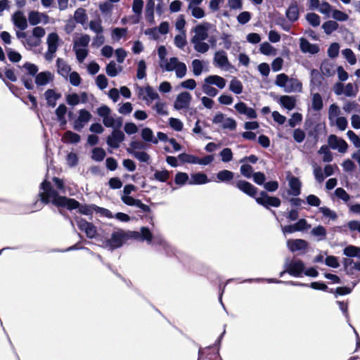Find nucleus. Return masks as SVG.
Returning a JSON list of instances; mask_svg holds the SVG:
<instances>
[{
  "label": "nucleus",
  "instance_id": "1",
  "mask_svg": "<svg viewBox=\"0 0 360 360\" xmlns=\"http://www.w3.org/2000/svg\"><path fill=\"white\" fill-rule=\"evenodd\" d=\"M39 196L42 203L48 204L51 202L56 207H67L70 210L79 208V212L82 214L91 215L96 211V205L79 206V202L75 199L60 195L47 181L41 184Z\"/></svg>",
  "mask_w": 360,
  "mask_h": 360
},
{
  "label": "nucleus",
  "instance_id": "2",
  "mask_svg": "<svg viewBox=\"0 0 360 360\" xmlns=\"http://www.w3.org/2000/svg\"><path fill=\"white\" fill-rule=\"evenodd\" d=\"M275 84L283 88L286 93H300L302 91V84L299 79L293 77L290 78L284 73L276 76Z\"/></svg>",
  "mask_w": 360,
  "mask_h": 360
},
{
  "label": "nucleus",
  "instance_id": "3",
  "mask_svg": "<svg viewBox=\"0 0 360 360\" xmlns=\"http://www.w3.org/2000/svg\"><path fill=\"white\" fill-rule=\"evenodd\" d=\"M163 72H175L176 77L179 79L184 78L187 73L186 65L181 62L176 57L169 58L167 62H164L160 68Z\"/></svg>",
  "mask_w": 360,
  "mask_h": 360
},
{
  "label": "nucleus",
  "instance_id": "4",
  "mask_svg": "<svg viewBox=\"0 0 360 360\" xmlns=\"http://www.w3.org/2000/svg\"><path fill=\"white\" fill-rule=\"evenodd\" d=\"M98 115L103 117V123L106 127H119L122 124L120 118H115L111 115V110L107 105H102L97 109Z\"/></svg>",
  "mask_w": 360,
  "mask_h": 360
},
{
  "label": "nucleus",
  "instance_id": "5",
  "mask_svg": "<svg viewBox=\"0 0 360 360\" xmlns=\"http://www.w3.org/2000/svg\"><path fill=\"white\" fill-rule=\"evenodd\" d=\"M334 93L338 95H344L347 97L354 98L359 92V86L356 84L337 82L333 86Z\"/></svg>",
  "mask_w": 360,
  "mask_h": 360
},
{
  "label": "nucleus",
  "instance_id": "6",
  "mask_svg": "<svg viewBox=\"0 0 360 360\" xmlns=\"http://www.w3.org/2000/svg\"><path fill=\"white\" fill-rule=\"evenodd\" d=\"M285 271L281 273V276L285 272L288 273L294 277H300L304 272L305 266L302 261L300 259H285Z\"/></svg>",
  "mask_w": 360,
  "mask_h": 360
},
{
  "label": "nucleus",
  "instance_id": "7",
  "mask_svg": "<svg viewBox=\"0 0 360 360\" xmlns=\"http://www.w3.org/2000/svg\"><path fill=\"white\" fill-rule=\"evenodd\" d=\"M59 41L60 37L56 32H51L48 34L46 39L48 49L44 55L46 60L50 61L54 58L55 53L59 46Z\"/></svg>",
  "mask_w": 360,
  "mask_h": 360
},
{
  "label": "nucleus",
  "instance_id": "8",
  "mask_svg": "<svg viewBox=\"0 0 360 360\" xmlns=\"http://www.w3.org/2000/svg\"><path fill=\"white\" fill-rule=\"evenodd\" d=\"M126 240L125 231L119 229L114 231L110 238L105 241V247L114 250L120 248Z\"/></svg>",
  "mask_w": 360,
  "mask_h": 360
},
{
  "label": "nucleus",
  "instance_id": "9",
  "mask_svg": "<svg viewBox=\"0 0 360 360\" xmlns=\"http://www.w3.org/2000/svg\"><path fill=\"white\" fill-rule=\"evenodd\" d=\"M126 239L133 238L141 241H146L147 243H152L153 234L148 228L142 226L140 231H125Z\"/></svg>",
  "mask_w": 360,
  "mask_h": 360
},
{
  "label": "nucleus",
  "instance_id": "10",
  "mask_svg": "<svg viewBox=\"0 0 360 360\" xmlns=\"http://www.w3.org/2000/svg\"><path fill=\"white\" fill-rule=\"evenodd\" d=\"M214 25L207 22H203L197 25L193 29L194 35L191 40H206L209 36V31Z\"/></svg>",
  "mask_w": 360,
  "mask_h": 360
},
{
  "label": "nucleus",
  "instance_id": "11",
  "mask_svg": "<svg viewBox=\"0 0 360 360\" xmlns=\"http://www.w3.org/2000/svg\"><path fill=\"white\" fill-rule=\"evenodd\" d=\"M213 63L216 67L224 70H229L233 68L229 60L226 53L223 50L214 53Z\"/></svg>",
  "mask_w": 360,
  "mask_h": 360
},
{
  "label": "nucleus",
  "instance_id": "12",
  "mask_svg": "<svg viewBox=\"0 0 360 360\" xmlns=\"http://www.w3.org/2000/svg\"><path fill=\"white\" fill-rule=\"evenodd\" d=\"M139 96L141 98L147 105H150L153 101H157L160 98V96L150 86L145 87H139Z\"/></svg>",
  "mask_w": 360,
  "mask_h": 360
},
{
  "label": "nucleus",
  "instance_id": "13",
  "mask_svg": "<svg viewBox=\"0 0 360 360\" xmlns=\"http://www.w3.org/2000/svg\"><path fill=\"white\" fill-rule=\"evenodd\" d=\"M255 200L258 204L266 208H268L269 206L278 207L281 205V200L279 198L276 197L269 196L264 191H262L260 193V196L256 198Z\"/></svg>",
  "mask_w": 360,
  "mask_h": 360
},
{
  "label": "nucleus",
  "instance_id": "14",
  "mask_svg": "<svg viewBox=\"0 0 360 360\" xmlns=\"http://www.w3.org/2000/svg\"><path fill=\"white\" fill-rule=\"evenodd\" d=\"M192 96L190 93L187 91L179 94L175 100L174 107L176 110H180L188 108Z\"/></svg>",
  "mask_w": 360,
  "mask_h": 360
},
{
  "label": "nucleus",
  "instance_id": "15",
  "mask_svg": "<svg viewBox=\"0 0 360 360\" xmlns=\"http://www.w3.org/2000/svg\"><path fill=\"white\" fill-rule=\"evenodd\" d=\"M91 117L92 115L89 111L85 109L80 110L77 118L74 122L73 128L77 131H81Z\"/></svg>",
  "mask_w": 360,
  "mask_h": 360
},
{
  "label": "nucleus",
  "instance_id": "16",
  "mask_svg": "<svg viewBox=\"0 0 360 360\" xmlns=\"http://www.w3.org/2000/svg\"><path fill=\"white\" fill-rule=\"evenodd\" d=\"M79 229L86 233L89 238H94L97 233L96 227L92 224L84 219H79L77 221Z\"/></svg>",
  "mask_w": 360,
  "mask_h": 360
},
{
  "label": "nucleus",
  "instance_id": "17",
  "mask_svg": "<svg viewBox=\"0 0 360 360\" xmlns=\"http://www.w3.org/2000/svg\"><path fill=\"white\" fill-rule=\"evenodd\" d=\"M328 144L331 148L338 150L340 153H345L348 148L347 142L335 135H330L328 137Z\"/></svg>",
  "mask_w": 360,
  "mask_h": 360
},
{
  "label": "nucleus",
  "instance_id": "18",
  "mask_svg": "<svg viewBox=\"0 0 360 360\" xmlns=\"http://www.w3.org/2000/svg\"><path fill=\"white\" fill-rule=\"evenodd\" d=\"M124 134L120 130H114L112 134L107 137V144L112 148H117L120 143L124 140Z\"/></svg>",
  "mask_w": 360,
  "mask_h": 360
},
{
  "label": "nucleus",
  "instance_id": "19",
  "mask_svg": "<svg viewBox=\"0 0 360 360\" xmlns=\"http://www.w3.org/2000/svg\"><path fill=\"white\" fill-rule=\"evenodd\" d=\"M234 185L240 191L251 197H255L257 194V188L245 180L237 181L234 183Z\"/></svg>",
  "mask_w": 360,
  "mask_h": 360
},
{
  "label": "nucleus",
  "instance_id": "20",
  "mask_svg": "<svg viewBox=\"0 0 360 360\" xmlns=\"http://www.w3.org/2000/svg\"><path fill=\"white\" fill-rule=\"evenodd\" d=\"M44 98L48 106L54 108L57 101L61 98V94L53 89H49L44 93Z\"/></svg>",
  "mask_w": 360,
  "mask_h": 360
},
{
  "label": "nucleus",
  "instance_id": "21",
  "mask_svg": "<svg viewBox=\"0 0 360 360\" xmlns=\"http://www.w3.org/2000/svg\"><path fill=\"white\" fill-rule=\"evenodd\" d=\"M65 100L68 105L75 106L78 105L79 103H86L88 100V96L86 93L85 92H82L80 94L73 93L66 95Z\"/></svg>",
  "mask_w": 360,
  "mask_h": 360
},
{
  "label": "nucleus",
  "instance_id": "22",
  "mask_svg": "<svg viewBox=\"0 0 360 360\" xmlns=\"http://www.w3.org/2000/svg\"><path fill=\"white\" fill-rule=\"evenodd\" d=\"M54 79V75L49 71L41 72L35 76V84L37 86H46L52 82Z\"/></svg>",
  "mask_w": 360,
  "mask_h": 360
},
{
  "label": "nucleus",
  "instance_id": "23",
  "mask_svg": "<svg viewBox=\"0 0 360 360\" xmlns=\"http://www.w3.org/2000/svg\"><path fill=\"white\" fill-rule=\"evenodd\" d=\"M49 16L44 13L32 11L28 14V20L32 25H36L40 22L47 24L49 23Z\"/></svg>",
  "mask_w": 360,
  "mask_h": 360
},
{
  "label": "nucleus",
  "instance_id": "24",
  "mask_svg": "<svg viewBox=\"0 0 360 360\" xmlns=\"http://www.w3.org/2000/svg\"><path fill=\"white\" fill-rule=\"evenodd\" d=\"M336 65L334 62L329 60H324L320 66V70L323 76L330 77L336 72Z\"/></svg>",
  "mask_w": 360,
  "mask_h": 360
},
{
  "label": "nucleus",
  "instance_id": "25",
  "mask_svg": "<svg viewBox=\"0 0 360 360\" xmlns=\"http://www.w3.org/2000/svg\"><path fill=\"white\" fill-rule=\"evenodd\" d=\"M289 191L288 193L293 196H298L301 193L302 183L297 177L294 176H288Z\"/></svg>",
  "mask_w": 360,
  "mask_h": 360
},
{
  "label": "nucleus",
  "instance_id": "26",
  "mask_svg": "<svg viewBox=\"0 0 360 360\" xmlns=\"http://www.w3.org/2000/svg\"><path fill=\"white\" fill-rule=\"evenodd\" d=\"M121 200L124 204L139 207L145 212L150 211L148 205L143 204L140 200L135 199L130 195H122Z\"/></svg>",
  "mask_w": 360,
  "mask_h": 360
},
{
  "label": "nucleus",
  "instance_id": "27",
  "mask_svg": "<svg viewBox=\"0 0 360 360\" xmlns=\"http://www.w3.org/2000/svg\"><path fill=\"white\" fill-rule=\"evenodd\" d=\"M234 108L238 113L245 115L249 119H255L257 116L256 111L253 108H249L243 102L236 103Z\"/></svg>",
  "mask_w": 360,
  "mask_h": 360
},
{
  "label": "nucleus",
  "instance_id": "28",
  "mask_svg": "<svg viewBox=\"0 0 360 360\" xmlns=\"http://www.w3.org/2000/svg\"><path fill=\"white\" fill-rule=\"evenodd\" d=\"M300 48L302 52L304 53L316 54L319 53L320 49L317 44L310 43L305 38L300 39Z\"/></svg>",
  "mask_w": 360,
  "mask_h": 360
},
{
  "label": "nucleus",
  "instance_id": "29",
  "mask_svg": "<svg viewBox=\"0 0 360 360\" xmlns=\"http://www.w3.org/2000/svg\"><path fill=\"white\" fill-rule=\"evenodd\" d=\"M12 21L14 25L22 31L27 27V19L22 11L15 12L12 16Z\"/></svg>",
  "mask_w": 360,
  "mask_h": 360
},
{
  "label": "nucleus",
  "instance_id": "30",
  "mask_svg": "<svg viewBox=\"0 0 360 360\" xmlns=\"http://www.w3.org/2000/svg\"><path fill=\"white\" fill-rule=\"evenodd\" d=\"M287 246L292 252L302 250L307 247V243L302 239L288 240L287 241Z\"/></svg>",
  "mask_w": 360,
  "mask_h": 360
},
{
  "label": "nucleus",
  "instance_id": "31",
  "mask_svg": "<svg viewBox=\"0 0 360 360\" xmlns=\"http://www.w3.org/2000/svg\"><path fill=\"white\" fill-rule=\"evenodd\" d=\"M279 103L285 109L292 110L296 105V98L292 96H281Z\"/></svg>",
  "mask_w": 360,
  "mask_h": 360
},
{
  "label": "nucleus",
  "instance_id": "32",
  "mask_svg": "<svg viewBox=\"0 0 360 360\" xmlns=\"http://www.w3.org/2000/svg\"><path fill=\"white\" fill-rule=\"evenodd\" d=\"M210 181L207 178V176L201 172L192 174L191 175L190 180L188 181V184L190 185H200V184H205L208 183Z\"/></svg>",
  "mask_w": 360,
  "mask_h": 360
},
{
  "label": "nucleus",
  "instance_id": "33",
  "mask_svg": "<svg viewBox=\"0 0 360 360\" xmlns=\"http://www.w3.org/2000/svg\"><path fill=\"white\" fill-rule=\"evenodd\" d=\"M154 9V0H148L146 6L145 17L146 20L151 25L155 24Z\"/></svg>",
  "mask_w": 360,
  "mask_h": 360
},
{
  "label": "nucleus",
  "instance_id": "34",
  "mask_svg": "<svg viewBox=\"0 0 360 360\" xmlns=\"http://www.w3.org/2000/svg\"><path fill=\"white\" fill-rule=\"evenodd\" d=\"M56 65L58 74L65 78H68L71 70L70 65L61 58L57 59Z\"/></svg>",
  "mask_w": 360,
  "mask_h": 360
},
{
  "label": "nucleus",
  "instance_id": "35",
  "mask_svg": "<svg viewBox=\"0 0 360 360\" xmlns=\"http://www.w3.org/2000/svg\"><path fill=\"white\" fill-rule=\"evenodd\" d=\"M205 79H206L212 86L214 85L220 89H222L226 86V81L221 76L217 75H209Z\"/></svg>",
  "mask_w": 360,
  "mask_h": 360
},
{
  "label": "nucleus",
  "instance_id": "36",
  "mask_svg": "<svg viewBox=\"0 0 360 360\" xmlns=\"http://www.w3.org/2000/svg\"><path fill=\"white\" fill-rule=\"evenodd\" d=\"M67 107L64 104H60L56 109L55 113L57 120L60 122V126H65L67 124L65 115L67 113Z\"/></svg>",
  "mask_w": 360,
  "mask_h": 360
},
{
  "label": "nucleus",
  "instance_id": "37",
  "mask_svg": "<svg viewBox=\"0 0 360 360\" xmlns=\"http://www.w3.org/2000/svg\"><path fill=\"white\" fill-rule=\"evenodd\" d=\"M341 116V110L336 103H333L329 106L328 108V120L329 123L334 122Z\"/></svg>",
  "mask_w": 360,
  "mask_h": 360
},
{
  "label": "nucleus",
  "instance_id": "38",
  "mask_svg": "<svg viewBox=\"0 0 360 360\" xmlns=\"http://www.w3.org/2000/svg\"><path fill=\"white\" fill-rule=\"evenodd\" d=\"M193 45L194 50L200 53H205L210 49V45L204 40H191Z\"/></svg>",
  "mask_w": 360,
  "mask_h": 360
},
{
  "label": "nucleus",
  "instance_id": "39",
  "mask_svg": "<svg viewBox=\"0 0 360 360\" xmlns=\"http://www.w3.org/2000/svg\"><path fill=\"white\" fill-rule=\"evenodd\" d=\"M80 139V136L72 131H67L62 137V141L66 143H77Z\"/></svg>",
  "mask_w": 360,
  "mask_h": 360
},
{
  "label": "nucleus",
  "instance_id": "40",
  "mask_svg": "<svg viewBox=\"0 0 360 360\" xmlns=\"http://www.w3.org/2000/svg\"><path fill=\"white\" fill-rule=\"evenodd\" d=\"M202 90L206 95L210 97H214L219 93L218 90L213 87L206 79H204V82L202 84Z\"/></svg>",
  "mask_w": 360,
  "mask_h": 360
},
{
  "label": "nucleus",
  "instance_id": "41",
  "mask_svg": "<svg viewBox=\"0 0 360 360\" xmlns=\"http://www.w3.org/2000/svg\"><path fill=\"white\" fill-rule=\"evenodd\" d=\"M286 16L290 21H295L299 17L298 6L296 3L292 4L286 11Z\"/></svg>",
  "mask_w": 360,
  "mask_h": 360
},
{
  "label": "nucleus",
  "instance_id": "42",
  "mask_svg": "<svg viewBox=\"0 0 360 360\" xmlns=\"http://www.w3.org/2000/svg\"><path fill=\"white\" fill-rule=\"evenodd\" d=\"M323 75L316 69H313L310 72V82L313 86H319L322 83Z\"/></svg>",
  "mask_w": 360,
  "mask_h": 360
},
{
  "label": "nucleus",
  "instance_id": "43",
  "mask_svg": "<svg viewBox=\"0 0 360 360\" xmlns=\"http://www.w3.org/2000/svg\"><path fill=\"white\" fill-rule=\"evenodd\" d=\"M148 147V146L142 141H134L130 143V147L127 150L129 153H131L134 151H142Z\"/></svg>",
  "mask_w": 360,
  "mask_h": 360
},
{
  "label": "nucleus",
  "instance_id": "44",
  "mask_svg": "<svg viewBox=\"0 0 360 360\" xmlns=\"http://www.w3.org/2000/svg\"><path fill=\"white\" fill-rule=\"evenodd\" d=\"M86 10L82 8H77L74 13V20L79 24L84 25L87 20Z\"/></svg>",
  "mask_w": 360,
  "mask_h": 360
},
{
  "label": "nucleus",
  "instance_id": "45",
  "mask_svg": "<svg viewBox=\"0 0 360 360\" xmlns=\"http://www.w3.org/2000/svg\"><path fill=\"white\" fill-rule=\"evenodd\" d=\"M229 90L235 94H240L243 90L242 82L236 78H233L229 84Z\"/></svg>",
  "mask_w": 360,
  "mask_h": 360
},
{
  "label": "nucleus",
  "instance_id": "46",
  "mask_svg": "<svg viewBox=\"0 0 360 360\" xmlns=\"http://www.w3.org/2000/svg\"><path fill=\"white\" fill-rule=\"evenodd\" d=\"M141 137L147 142H151L155 144L158 143V140L154 136L153 132L150 128L146 127L142 129Z\"/></svg>",
  "mask_w": 360,
  "mask_h": 360
},
{
  "label": "nucleus",
  "instance_id": "47",
  "mask_svg": "<svg viewBox=\"0 0 360 360\" xmlns=\"http://www.w3.org/2000/svg\"><path fill=\"white\" fill-rule=\"evenodd\" d=\"M311 108L315 111H320L323 108V99L319 93L312 94Z\"/></svg>",
  "mask_w": 360,
  "mask_h": 360
},
{
  "label": "nucleus",
  "instance_id": "48",
  "mask_svg": "<svg viewBox=\"0 0 360 360\" xmlns=\"http://www.w3.org/2000/svg\"><path fill=\"white\" fill-rule=\"evenodd\" d=\"M106 73L108 76L114 77L121 72L122 68L117 67L115 61H110L106 66Z\"/></svg>",
  "mask_w": 360,
  "mask_h": 360
},
{
  "label": "nucleus",
  "instance_id": "49",
  "mask_svg": "<svg viewBox=\"0 0 360 360\" xmlns=\"http://www.w3.org/2000/svg\"><path fill=\"white\" fill-rule=\"evenodd\" d=\"M311 233L316 237L318 240H323L326 238V230L323 226L319 225L311 230Z\"/></svg>",
  "mask_w": 360,
  "mask_h": 360
},
{
  "label": "nucleus",
  "instance_id": "50",
  "mask_svg": "<svg viewBox=\"0 0 360 360\" xmlns=\"http://www.w3.org/2000/svg\"><path fill=\"white\" fill-rule=\"evenodd\" d=\"M22 43L27 49L37 47L41 44L39 39H37L32 34L27 35L26 39L22 40Z\"/></svg>",
  "mask_w": 360,
  "mask_h": 360
},
{
  "label": "nucleus",
  "instance_id": "51",
  "mask_svg": "<svg viewBox=\"0 0 360 360\" xmlns=\"http://www.w3.org/2000/svg\"><path fill=\"white\" fill-rule=\"evenodd\" d=\"M105 155V151L102 148L96 147L92 150L91 158L95 161L101 162L103 160Z\"/></svg>",
  "mask_w": 360,
  "mask_h": 360
},
{
  "label": "nucleus",
  "instance_id": "52",
  "mask_svg": "<svg viewBox=\"0 0 360 360\" xmlns=\"http://www.w3.org/2000/svg\"><path fill=\"white\" fill-rule=\"evenodd\" d=\"M322 28L326 34H330L332 32L338 30V24L336 21L328 20L323 24Z\"/></svg>",
  "mask_w": 360,
  "mask_h": 360
},
{
  "label": "nucleus",
  "instance_id": "53",
  "mask_svg": "<svg viewBox=\"0 0 360 360\" xmlns=\"http://www.w3.org/2000/svg\"><path fill=\"white\" fill-rule=\"evenodd\" d=\"M91 41V38L88 34H81L79 37L75 38L74 39V44H76L77 46H82L87 47L89 42Z\"/></svg>",
  "mask_w": 360,
  "mask_h": 360
},
{
  "label": "nucleus",
  "instance_id": "54",
  "mask_svg": "<svg viewBox=\"0 0 360 360\" xmlns=\"http://www.w3.org/2000/svg\"><path fill=\"white\" fill-rule=\"evenodd\" d=\"M344 255L347 257H356L360 258V248L349 245L344 249Z\"/></svg>",
  "mask_w": 360,
  "mask_h": 360
},
{
  "label": "nucleus",
  "instance_id": "55",
  "mask_svg": "<svg viewBox=\"0 0 360 360\" xmlns=\"http://www.w3.org/2000/svg\"><path fill=\"white\" fill-rule=\"evenodd\" d=\"M318 153L320 155H323V161L325 162H330L333 160V155L328 148V147L326 145L322 146L319 150Z\"/></svg>",
  "mask_w": 360,
  "mask_h": 360
},
{
  "label": "nucleus",
  "instance_id": "56",
  "mask_svg": "<svg viewBox=\"0 0 360 360\" xmlns=\"http://www.w3.org/2000/svg\"><path fill=\"white\" fill-rule=\"evenodd\" d=\"M217 177L220 181H229L233 178V173L229 170H221L217 174Z\"/></svg>",
  "mask_w": 360,
  "mask_h": 360
},
{
  "label": "nucleus",
  "instance_id": "57",
  "mask_svg": "<svg viewBox=\"0 0 360 360\" xmlns=\"http://www.w3.org/2000/svg\"><path fill=\"white\" fill-rule=\"evenodd\" d=\"M259 51L262 54L266 56L276 54V49L268 42L261 44Z\"/></svg>",
  "mask_w": 360,
  "mask_h": 360
},
{
  "label": "nucleus",
  "instance_id": "58",
  "mask_svg": "<svg viewBox=\"0 0 360 360\" xmlns=\"http://www.w3.org/2000/svg\"><path fill=\"white\" fill-rule=\"evenodd\" d=\"M330 124L337 127L340 131H345L347 127L348 122L346 117L342 116L330 122Z\"/></svg>",
  "mask_w": 360,
  "mask_h": 360
},
{
  "label": "nucleus",
  "instance_id": "59",
  "mask_svg": "<svg viewBox=\"0 0 360 360\" xmlns=\"http://www.w3.org/2000/svg\"><path fill=\"white\" fill-rule=\"evenodd\" d=\"M153 108L161 115H168V112L167 110L165 103L161 101L160 98L156 101L155 105Z\"/></svg>",
  "mask_w": 360,
  "mask_h": 360
},
{
  "label": "nucleus",
  "instance_id": "60",
  "mask_svg": "<svg viewBox=\"0 0 360 360\" xmlns=\"http://www.w3.org/2000/svg\"><path fill=\"white\" fill-rule=\"evenodd\" d=\"M306 20L313 27H317L321 23L320 17L314 13H309L306 15Z\"/></svg>",
  "mask_w": 360,
  "mask_h": 360
},
{
  "label": "nucleus",
  "instance_id": "61",
  "mask_svg": "<svg viewBox=\"0 0 360 360\" xmlns=\"http://www.w3.org/2000/svg\"><path fill=\"white\" fill-rule=\"evenodd\" d=\"M127 33V28L115 27L112 31V38L115 41H119L122 37L125 36Z\"/></svg>",
  "mask_w": 360,
  "mask_h": 360
},
{
  "label": "nucleus",
  "instance_id": "62",
  "mask_svg": "<svg viewBox=\"0 0 360 360\" xmlns=\"http://www.w3.org/2000/svg\"><path fill=\"white\" fill-rule=\"evenodd\" d=\"M22 70H25L28 75L32 77L36 76L38 72V68L36 65L31 63H25L22 67Z\"/></svg>",
  "mask_w": 360,
  "mask_h": 360
},
{
  "label": "nucleus",
  "instance_id": "63",
  "mask_svg": "<svg viewBox=\"0 0 360 360\" xmlns=\"http://www.w3.org/2000/svg\"><path fill=\"white\" fill-rule=\"evenodd\" d=\"M89 28L96 34H101L103 32V27L101 25V20H91L89 22Z\"/></svg>",
  "mask_w": 360,
  "mask_h": 360
},
{
  "label": "nucleus",
  "instance_id": "64",
  "mask_svg": "<svg viewBox=\"0 0 360 360\" xmlns=\"http://www.w3.org/2000/svg\"><path fill=\"white\" fill-rule=\"evenodd\" d=\"M342 53L350 65H354L356 63V56L352 49H345L342 51Z\"/></svg>",
  "mask_w": 360,
  "mask_h": 360
}]
</instances>
